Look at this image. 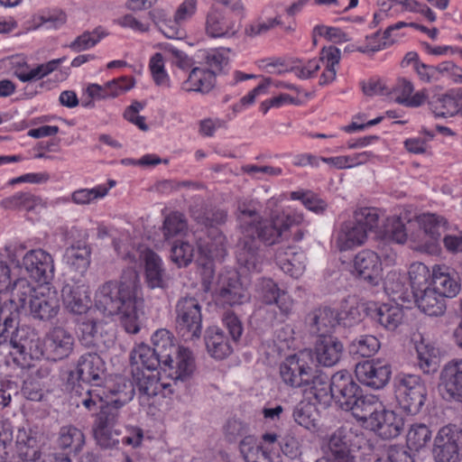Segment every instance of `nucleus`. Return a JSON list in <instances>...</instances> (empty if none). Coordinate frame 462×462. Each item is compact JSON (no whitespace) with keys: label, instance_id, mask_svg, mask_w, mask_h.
Returning <instances> with one entry per match:
<instances>
[{"label":"nucleus","instance_id":"32","mask_svg":"<svg viewBox=\"0 0 462 462\" xmlns=\"http://www.w3.org/2000/svg\"><path fill=\"white\" fill-rule=\"evenodd\" d=\"M382 406V402L374 395L361 394L345 411H351L353 416L365 428Z\"/></svg>","mask_w":462,"mask_h":462},{"label":"nucleus","instance_id":"24","mask_svg":"<svg viewBox=\"0 0 462 462\" xmlns=\"http://www.w3.org/2000/svg\"><path fill=\"white\" fill-rule=\"evenodd\" d=\"M354 268L357 275L371 285H377L382 278V263L374 251L359 252L355 257Z\"/></svg>","mask_w":462,"mask_h":462},{"label":"nucleus","instance_id":"38","mask_svg":"<svg viewBox=\"0 0 462 462\" xmlns=\"http://www.w3.org/2000/svg\"><path fill=\"white\" fill-rule=\"evenodd\" d=\"M403 309L397 304H382L372 314V318L388 330H395L403 319Z\"/></svg>","mask_w":462,"mask_h":462},{"label":"nucleus","instance_id":"18","mask_svg":"<svg viewBox=\"0 0 462 462\" xmlns=\"http://www.w3.org/2000/svg\"><path fill=\"white\" fill-rule=\"evenodd\" d=\"M332 398L345 410L361 394L362 390L346 371L337 372L332 376Z\"/></svg>","mask_w":462,"mask_h":462},{"label":"nucleus","instance_id":"1","mask_svg":"<svg viewBox=\"0 0 462 462\" xmlns=\"http://www.w3.org/2000/svg\"><path fill=\"white\" fill-rule=\"evenodd\" d=\"M143 305L139 275L134 269L124 271L120 282L109 281L102 284L95 295V306L107 316L121 315L128 333L140 330V308Z\"/></svg>","mask_w":462,"mask_h":462},{"label":"nucleus","instance_id":"57","mask_svg":"<svg viewBox=\"0 0 462 462\" xmlns=\"http://www.w3.org/2000/svg\"><path fill=\"white\" fill-rule=\"evenodd\" d=\"M367 234L378 226L379 214L375 208H360L354 212V220Z\"/></svg>","mask_w":462,"mask_h":462},{"label":"nucleus","instance_id":"40","mask_svg":"<svg viewBox=\"0 0 462 462\" xmlns=\"http://www.w3.org/2000/svg\"><path fill=\"white\" fill-rule=\"evenodd\" d=\"M220 300L227 305H242L250 300V294L236 277L230 278L219 291Z\"/></svg>","mask_w":462,"mask_h":462},{"label":"nucleus","instance_id":"30","mask_svg":"<svg viewBox=\"0 0 462 462\" xmlns=\"http://www.w3.org/2000/svg\"><path fill=\"white\" fill-rule=\"evenodd\" d=\"M275 259L280 268L286 274L298 278L305 270V255L293 247L279 248Z\"/></svg>","mask_w":462,"mask_h":462},{"label":"nucleus","instance_id":"9","mask_svg":"<svg viewBox=\"0 0 462 462\" xmlns=\"http://www.w3.org/2000/svg\"><path fill=\"white\" fill-rule=\"evenodd\" d=\"M198 0H184L176 9L173 19L164 12H158L160 31L169 39H181L184 32L181 25L190 20L197 12Z\"/></svg>","mask_w":462,"mask_h":462},{"label":"nucleus","instance_id":"60","mask_svg":"<svg viewBox=\"0 0 462 462\" xmlns=\"http://www.w3.org/2000/svg\"><path fill=\"white\" fill-rule=\"evenodd\" d=\"M351 429L347 426L337 428L330 436L328 441L329 453L347 451L349 448Z\"/></svg>","mask_w":462,"mask_h":462},{"label":"nucleus","instance_id":"25","mask_svg":"<svg viewBox=\"0 0 462 462\" xmlns=\"http://www.w3.org/2000/svg\"><path fill=\"white\" fill-rule=\"evenodd\" d=\"M132 376L140 396L147 401L157 395L166 397L172 393L171 383L161 382L155 371L139 372V374L133 373Z\"/></svg>","mask_w":462,"mask_h":462},{"label":"nucleus","instance_id":"58","mask_svg":"<svg viewBox=\"0 0 462 462\" xmlns=\"http://www.w3.org/2000/svg\"><path fill=\"white\" fill-rule=\"evenodd\" d=\"M408 274L412 293L430 285L428 284V280L430 277V270L424 263L418 262L411 263Z\"/></svg>","mask_w":462,"mask_h":462},{"label":"nucleus","instance_id":"4","mask_svg":"<svg viewBox=\"0 0 462 462\" xmlns=\"http://www.w3.org/2000/svg\"><path fill=\"white\" fill-rule=\"evenodd\" d=\"M175 327L185 341L199 339L202 335L201 305L195 297H181L175 305Z\"/></svg>","mask_w":462,"mask_h":462},{"label":"nucleus","instance_id":"27","mask_svg":"<svg viewBox=\"0 0 462 462\" xmlns=\"http://www.w3.org/2000/svg\"><path fill=\"white\" fill-rule=\"evenodd\" d=\"M446 398L462 402V359L448 363L441 373Z\"/></svg>","mask_w":462,"mask_h":462},{"label":"nucleus","instance_id":"45","mask_svg":"<svg viewBox=\"0 0 462 462\" xmlns=\"http://www.w3.org/2000/svg\"><path fill=\"white\" fill-rule=\"evenodd\" d=\"M293 419L296 423L310 430L319 426V413L316 407L310 402H300L293 409Z\"/></svg>","mask_w":462,"mask_h":462},{"label":"nucleus","instance_id":"14","mask_svg":"<svg viewBox=\"0 0 462 462\" xmlns=\"http://www.w3.org/2000/svg\"><path fill=\"white\" fill-rule=\"evenodd\" d=\"M23 264L30 276L47 285L54 274L52 256L42 249L31 250L23 256Z\"/></svg>","mask_w":462,"mask_h":462},{"label":"nucleus","instance_id":"42","mask_svg":"<svg viewBox=\"0 0 462 462\" xmlns=\"http://www.w3.org/2000/svg\"><path fill=\"white\" fill-rule=\"evenodd\" d=\"M241 455L245 462H268L269 451L263 445H260L254 436H245L239 444Z\"/></svg>","mask_w":462,"mask_h":462},{"label":"nucleus","instance_id":"36","mask_svg":"<svg viewBox=\"0 0 462 462\" xmlns=\"http://www.w3.org/2000/svg\"><path fill=\"white\" fill-rule=\"evenodd\" d=\"M215 85L214 72L201 68H193L181 88L186 92L208 93Z\"/></svg>","mask_w":462,"mask_h":462},{"label":"nucleus","instance_id":"50","mask_svg":"<svg viewBox=\"0 0 462 462\" xmlns=\"http://www.w3.org/2000/svg\"><path fill=\"white\" fill-rule=\"evenodd\" d=\"M381 347L379 339L374 335H361L353 339L349 345L352 354L363 357H370L375 355Z\"/></svg>","mask_w":462,"mask_h":462},{"label":"nucleus","instance_id":"22","mask_svg":"<svg viewBox=\"0 0 462 462\" xmlns=\"http://www.w3.org/2000/svg\"><path fill=\"white\" fill-rule=\"evenodd\" d=\"M402 426V418L394 411L385 410L382 406L365 428L374 431L383 439H393L401 434Z\"/></svg>","mask_w":462,"mask_h":462},{"label":"nucleus","instance_id":"16","mask_svg":"<svg viewBox=\"0 0 462 462\" xmlns=\"http://www.w3.org/2000/svg\"><path fill=\"white\" fill-rule=\"evenodd\" d=\"M239 29L240 24L218 8L211 7L206 14L205 31L211 38H230Z\"/></svg>","mask_w":462,"mask_h":462},{"label":"nucleus","instance_id":"8","mask_svg":"<svg viewBox=\"0 0 462 462\" xmlns=\"http://www.w3.org/2000/svg\"><path fill=\"white\" fill-rule=\"evenodd\" d=\"M436 462H459L462 457V431L455 425L442 427L434 439Z\"/></svg>","mask_w":462,"mask_h":462},{"label":"nucleus","instance_id":"2","mask_svg":"<svg viewBox=\"0 0 462 462\" xmlns=\"http://www.w3.org/2000/svg\"><path fill=\"white\" fill-rule=\"evenodd\" d=\"M291 224V219L288 216L262 217L258 220L248 233L239 238L236 254L238 263L249 272H259L262 263L260 244L270 246L280 243Z\"/></svg>","mask_w":462,"mask_h":462},{"label":"nucleus","instance_id":"35","mask_svg":"<svg viewBox=\"0 0 462 462\" xmlns=\"http://www.w3.org/2000/svg\"><path fill=\"white\" fill-rule=\"evenodd\" d=\"M152 342V349L154 351L161 365L171 363V356L178 351L171 332L167 329H158L153 333Z\"/></svg>","mask_w":462,"mask_h":462},{"label":"nucleus","instance_id":"12","mask_svg":"<svg viewBox=\"0 0 462 462\" xmlns=\"http://www.w3.org/2000/svg\"><path fill=\"white\" fill-rule=\"evenodd\" d=\"M103 373L104 362L101 357L96 353H87L78 359L75 368L69 374L68 381L73 384L83 382L98 386Z\"/></svg>","mask_w":462,"mask_h":462},{"label":"nucleus","instance_id":"5","mask_svg":"<svg viewBox=\"0 0 462 462\" xmlns=\"http://www.w3.org/2000/svg\"><path fill=\"white\" fill-rule=\"evenodd\" d=\"M395 397L402 411L416 415L425 403L427 388L420 375L402 374L396 379Z\"/></svg>","mask_w":462,"mask_h":462},{"label":"nucleus","instance_id":"62","mask_svg":"<svg viewBox=\"0 0 462 462\" xmlns=\"http://www.w3.org/2000/svg\"><path fill=\"white\" fill-rule=\"evenodd\" d=\"M291 199L300 200L306 208L315 213H321L327 208L325 201L310 191H292Z\"/></svg>","mask_w":462,"mask_h":462},{"label":"nucleus","instance_id":"20","mask_svg":"<svg viewBox=\"0 0 462 462\" xmlns=\"http://www.w3.org/2000/svg\"><path fill=\"white\" fill-rule=\"evenodd\" d=\"M162 365L175 383L189 380L196 369L192 352L184 346H179L178 351L171 356V363Z\"/></svg>","mask_w":462,"mask_h":462},{"label":"nucleus","instance_id":"26","mask_svg":"<svg viewBox=\"0 0 462 462\" xmlns=\"http://www.w3.org/2000/svg\"><path fill=\"white\" fill-rule=\"evenodd\" d=\"M430 285L445 298H453L460 291L457 273L446 265L433 267Z\"/></svg>","mask_w":462,"mask_h":462},{"label":"nucleus","instance_id":"61","mask_svg":"<svg viewBox=\"0 0 462 462\" xmlns=\"http://www.w3.org/2000/svg\"><path fill=\"white\" fill-rule=\"evenodd\" d=\"M194 255L193 245L187 242L175 244L171 250V259L179 267L187 266L191 263Z\"/></svg>","mask_w":462,"mask_h":462},{"label":"nucleus","instance_id":"10","mask_svg":"<svg viewBox=\"0 0 462 462\" xmlns=\"http://www.w3.org/2000/svg\"><path fill=\"white\" fill-rule=\"evenodd\" d=\"M7 344L17 349L18 353L31 359H40L46 355L43 343L33 330L27 327H15L11 329Z\"/></svg>","mask_w":462,"mask_h":462},{"label":"nucleus","instance_id":"56","mask_svg":"<svg viewBox=\"0 0 462 462\" xmlns=\"http://www.w3.org/2000/svg\"><path fill=\"white\" fill-rule=\"evenodd\" d=\"M108 391L112 395L116 396L115 400L109 401V402L120 407L132 400L134 395V383L124 377H119L116 381V385L109 388Z\"/></svg>","mask_w":462,"mask_h":462},{"label":"nucleus","instance_id":"64","mask_svg":"<svg viewBox=\"0 0 462 462\" xmlns=\"http://www.w3.org/2000/svg\"><path fill=\"white\" fill-rule=\"evenodd\" d=\"M115 427L93 430L94 437L99 446L105 448H114L121 441V436Z\"/></svg>","mask_w":462,"mask_h":462},{"label":"nucleus","instance_id":"17","mask_svg":"<svg viewBox=\"0 0 462 462\" xmlns=\"http://www.w3.org/2000/svg\"><path fill=\"white\" fill-rule=\"evenodd\" d=\"M75 338L67 329L56 327L46 336L45 352L48 359L60 361L67 358L73 351Z\"/></svg>","mask_w":462,"mask_h":462},{"label":"nucleus","instance_id":"59","mask_svg":"<svg viewBox=\"0 0 462 462\" xmlns=\"http://www.w3.org/2000/svg\"><path fill=\"white\" fill-rule=\"evenodd\" d=\"M149 69L157 86L170 88V79L164 69V60L162 53L157 52L152 56Z\"/></svg>","mask_w":462,"mask_h":462},{"label":"nucleus","instance_id":"49","mask_svg":"<svg viewBox=\"0 0 462 462\" xmlns=\"http://www.w3.org/2000/svg\"><path fill=\"white\" fill-rule=\"evenodd\" d=\"M42 205V199L28 192L16 193L5 198L1 201V206L5 209H24L34 210L37 206Z\"/></svg>","mask_w":462,"mask_h":462},{"label":"nucleus","instance_id":"39","mask_svg":"<svg viewBox=\"0 0 462 462\" xmlns=\"http://www.w3.org/2000/svg\"><path fill=\"white\" fill-rule=\"evenodd\" d=\"M413 222L417 223L424 235L433 241L440 238L448 225V221L443 217L431 213L416 216Z\"/></svg>","mask_w":462,"mask_h":462},{"label":"nucleus","instance_id":"6","mask_svg":"<svg viewBox=\"0 0 462 462\" xmlns=\"http://www.w3.org/2000/svg\"><path fill=\"white\" fill-rule=\"evenodd\" d=\"M282 381L291 388H307L315 372L311 351H302L284 359L279 367Z\"/></svg>","mask_w":462,"mask_h":462},{"label":"nucleus","instance_id":"11","mask_svg":"<svg viewBox=\"0 0 462 462\" xmlns=\"http://www.w3.org/2000/svg\"><path fill=\"white\" fill-rule=\"evenodd\" d=\"M355 373L362 384L373 389H382L388 383L392 369L388 362L376 358L358 363Z\"/></svg>","mask_w":462,"mask_h":462},{"label":"nucleus","instance_id":"29","mask_svg":"<svg viewBox=\"0 0 462 462\" xmlns=\"http://www.w3.org/2000/svg\"><path fill=\"white\" fill-rule=\"evenodd\" d=\"M418 308L429 316H440L445 312V297L430 285L413 293Z\"/></svg>","mask_w":462,"mask_h":462},{"label":"nucleus","instance_id":"15","mask_svg":"<svg viewBox=\"0 0 462 462\" xmlns=\"http://www.w3.org/2000/svg\"><path fill=\"white\" fill-rule=\"evenodd\" d=\"M61 296L65 309L73 314L81 315L89 309L88 286L81 280L67 282L61 290Z\"/></svg>","mask_w":462,"mask_h":462},{"label":"nucleus","instance_id":"48","mask_svg":"<svg viewBox=\"0 0 462 462\" xmlns=\"http://www.w3.org/2000/svg\"><path fill=\"white\" fill-rule=\"evenodd\" d=\"M107 34L101 26L96 27L93 31H85L69 44V48L74 52L87 51L96 46Z\"/></svg>","mask_w":462,"mask_h":462},{"label":"nucleus","instance_id":"7","mask_svg":"<svg viewBox=\"0 0 462 462\" xmlns=\"http://www.w3.org/2000/svg\"><path fill=\"white\" fill-rule=\"evenodd\" d=\"M106 392L102 388H88L80 399V403L88 411L100 409L95 420L94 428L106 429L115 427L120 417V406L109 402Z\"/></svg>","mask_w":462,"mask_h":462},{"label":"nucleus","instance_id":"46","mask_svg":"<svg viewBox=\"0 0 462 462\" xmlns=\"http://www.w3.org/2000/svg\"><path fill=\"white\" fill-rule=\"evenodd\" d=\"M187 230L188 222L184 214L173 211L164 218L162 233L166 240L182 236L187 233Z\"/></svg>","mask_w":462,"mask_h":462},{"label":"nucleus","instance_id":"33","mask_svg":"<svg viewBox=\"0 0 462 462\" xmlns=\"http://www.w3.org/2000/svg\"><path fill=\"white\" fill-rule=\"evenodd\" d=\"M367 234L361 226L354 221L344 223L337 234L336 244L340 251H346L363 245Z\"/></svg>","mask_w":462,"mask_h":462},{"label":"nucleus","instance_id":"44","mask_svg":"<svg viewBox=\"0 0 462 462\" xmlns=\"http://www.w3.org/2000/svg\"><path fill=\"white\" fill-rule=\"evenodd\" d=\"M236 217L242 236H244L251 227L262 218L255 205L252 201L239 200L236 211Z\"/></svg>","mask_w":462,"mask_h":462},{"label":"nucleus","instance_id":"34","mask_svg":"<svg viewBox=\"0 0 462 462\" xmlns=\"http://www.w3.org/2000/svg\"><path fill=\"white\" fill-rule=\"evenodd\" d=\"M205 343L208 352L214 358L224 359L232 352L228 338L217 327H210L207 329Z\"/></svg>","mask_w":462,"mask_h":462},{"label":"nucleus","instance_id":"41","mask_svg":"<svg viewBox=\"0 0 462 462\" xmlns=\"http://www.w3.org/2000/svg\"><path fill=\"white\" fill-rule=\"evenodd\" d=\"M16 448L18 456L25 462H37L41 458L36 439L23 429L17 432Z\"/></svg>","mask_w":462,"mask_h":462},{"label":"nucleus","instance_id":"23","mask_svg":"<svg viewBox=\"0 0 462 462\" xmlns=\"http://www.w3.org/2000/svg\"><path fill=\"white\" fill-rule=\"evenodd\" d=\"M344 352L342 342L334 336L318 337L313 348L316 362L324 367H332L341 359Z\"/></svg>","mask_w":462,"mask_h":462},{"label":"nucleus","instance_id":"47","mask_svg":"<svg viewBox=\"0 0 462 462\" xmlns=\"http://www.w3.org/2000/svg\"><path fill=\"white\" fill-rule=\"evenodd\" d=\"M104 322L95 319H86L79 324V340L86 346L97 345L98 337L102 334Z\"/></svg>","mask_w":462,"mask_h":462},{"label":"nucleus","instance_id":"54","mask_svg":"<svg viewBox=\"0 0 462 462\" xmlns=\"http://www.w3.org/2000/svg\"><path fill=\"white\" fill-rule=\"evenodd\" d=\"M307 387L319 402H325L329 396L332 397V377L329 379L326 374H316L315 371Z\"/></svg>","mask_w":462,"mask_h":462},{"label":"nucleus","instance_id":"37","mask_svg":"<svg viewBox=\"0 0 462 462\" xmlns=\"http://www.w3.org/2000/svg\"><path fill=\"white\" fill-rule=\"evenodd\" d=\"M405 223L410 225L413 223V220L408 217L407 212L402 213L400 216L388 217L382 231L383 238L397 244L405 243L408 237Z\"/></svg>","mask_w":462,"mask_h":462},{"label":"nucleus","instance_id":"19","mask_svg":"<svg viewBox=\"0 0 462 462\" xmlns=\"http://www.w3.org/2000/svg\"><path fill=\"white\" fill-rule=\"evenodd\" d=\"M305 320L310 332L318 337L332 336L338 324V313L330 307L321 306L312 310Z\"/></svg>","mask_w":462,"mask_h":462},{"label":"nucleus","instance_id":"63","mask_svg":"<svg viewBox=\"0 0 462 462\" xmlns=\"http://www.w3.org/2000/svg\"><path fill=\"white\" fill-rule=\"evenodd\" d=\"M385 291L393 297L402 298L405 293V276L395 271L390 272L384 281Z\"/></svg>","mask_w":462,"mask_h":462},{"label":"nucleus","instance_id":"55","mask_svg":"<svg viewBox=\"0 0 462 462\" xmlns=\"http://www.w3.org/2000/svg\"><path fill=\"white\" fill-rule=\"evenodd\" d=\"M108 193V188L98 185L92 189H79L72 192L71 201L77 205H88L96 199L104 198Z\"/></svg>","mask_w":462,"mask_h":462},{"label":"nucleus","instance_id":"53","mask_svg":"<svg viewBox=\"0 0 462 462\" xmlns=\"http://www.w3.org/2000/svg\"><path fill=\"white\" fill-rule=\"evenodd\" d=\"M431 439V431L425 424H413L407 433V446L411 449L420 450Z\"/></svg>","mask_w":462,"mask_h":462},{"label":"nucleus","instance_id":"43","mask_svg":"<svg viewBox=\"0 0 462 462\" xmlns=\"http://www.w3.org/2000/svg\"><path fill=\"white\" fill-rule=\"evenodd\" d=\"M90 248L88 245L71 246L66 250L65 258L71 271L84 275L90 264Z\"/></svg>","mask_w":462,"mask_h":462},{"label":"nucleus","instance_id":"52","mask_svg":"<svg viewBox=\"0 0 462 462\" xmlns=\"http://www.w3.org/2000/svg\"><path fill=\"white\" fill-rule=\"evenodd\" d=\"M190 214L199 224L205 226L223 225L226 222L228 217L227 211L222 208H212L202 213L192 208H190Z\"/></svg>","mask_w":462,"mask_h":462},{"label":"nucleus","instance_id":"13","mask_svg":"<svg viewBox=\"0 0 462 462\" xmlns=\"http://www.w3.org/2000/svg\"><path fill=\"white\" fill-rule=\"evenodd\" d=\"M257 293L260 300L266 305H276L285 317L292 313L294 300L283 289L270 278H263L257 283Z\"/></svg>","mask_w":462,"mask_h":462},{"label":"nucleus","instance_id":"3","mask_svg":"<svg viewBox=\"0 0 462 462\" xmlns=\"http://www.w3.org/2000/svg\"><path fill=\"white\" fill-rule=\"evenodd\" d=\"M9 302L15 310H23L33 319L50 321L59 313L60 303L57 293L50 286L41 284L33 287L23 278L17 279L10 288Z\"/></svg>","mask_w":462,"mask_h":462},{"label":"nucleus","instance_id":"21","mask_svg":"<svg viewBox=\"0 0 462 462\" xmlns=\"http://www.w3.org/2000/svg\"><path fill=\"white\" fill-rule=\"evenodd\" d=\"M140 258L144 264V278L148 288L152 290L166 288V271L162 258L149 248L141 251Z\"/></svg>","mask_w":462,"mask_h":462},{"label":"nucleus","instance_id":"31","mask_svg":"<svg viewBox=\"0 0 462 462\" xmlns=\"http://www.w3.org/2000/svg\"><path fill=\"white\" fill-rule=\"evenodd\" d=\"M162 365L154 351L145 344H140L130 353L131 374L139 372H153Z\"/></svg>","mask_w":462,"mask_h":462},{"label":"nucleus","instance_id":"28","mask_svg":"<svg viewBox=\"0 0 462 462\" xmlns=\"http://www.w3.org/2000/svg\"><path fill=\"white\" fill-rule=\"evenodd\" d=\"M429 105L436 116L448 117L457 114L462 111V88L432 97Z\"/></svg>","mask_w":462,"mask_h":462},{"label":"nucleus","instance_id":"51","mask_svg":"<svg viewBox=\"0 0 462 462\" xmlns=\"http://www.w3.org/2000/svg\"><path fill=\"white\" fill-rule=\"evenodd\" d=\"M85 442L83 432L73 426H64L60 429L59 444L60 448H70L74 452L81 449Z\"/></svg>","mask_w":462,"mask_h":462}]
</instances>
